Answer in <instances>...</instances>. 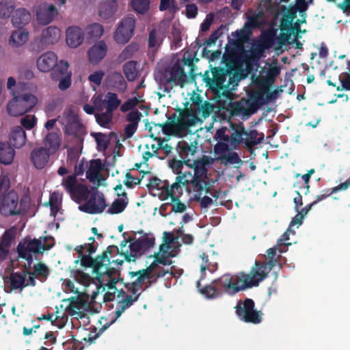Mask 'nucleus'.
I'll return each instance as SVG.
<instances>
[{"mask_svg":"<svg viewBox=\"0 0 350 350\" xmlns=\"http://www.w3.org/2000/svg\"><path fill=\"white\" fill-rule=\"evenodd\" d=\"M278 260L275 258L269 259L268 264L256 261L250 273L239 272L235 275L226 273L219 278L213 280L211 284L200 288V283L197 282L200 292L208 299H215L225 292L229 295H234L247 288L256 286L259 282L267 277V265L271 269L275 266Z\"/></svg>","mask_w":350,"mask_h":350,"instance_id":"f257e3e1","label":"nucleus"},{"mask_svg":"<svg viewBox=\"0 0 350 350\" xmlns=\"http://www.w3.org/2000/svg\"><path fill=\"white\" fill-rule=\"evenodd\" d=\"M55 245V239L52 236H42L32 238L27 236L23 238L16 247V252L19 258L25 260L23 273H25V288L36 285V276L30 271L33 257L37 259L45 251H48Z\"/></svg>","mask_w":350,"mask_h":350,"instance_id":"f03ea898","label":"nucleus"},{"mask_svg":"<svg viewBox=\"0 0 350 350\" xmlns=\"http://www.w3.org/2000/svg\"><path fill=\"white\" fill-rule=\"evenodd\" d=\"M211 74L212 77H210L209 72L206 71L203 75L206 86L217 96H222L227 99H231V90H234L239 83L235 70L231 67H214L211 68Z\"/></svg>","mask_w":350,"mask_h":350,"instance_id":"7ed1b4c3","label":"nucleus"},{"mask_svg":"<svg viewBox=\"0 0 350 350\" xmlns=\"http://www.w3.org/2000/svg\"><path fill=\"white\" fill-rule=\"evenodd\" d=\"M85 250L84 245H78L75 250L79 254V258L81 260V265L85 268H92V273L96 274V279L98 280L103 277L108 271H111L113 267H110V257L108 254H119V249L116 245H109L107 249L100 254L93 258L92 254L88 255L83 254Z\"/></svg>","mask_w":350,"mask_h":350,"instance_id":"20e7f679","label":"nucleus"},{"mask_svg":"<svg viewBox=\"0 0 350 350\" xmlns=\"http://www.w3.org/2000/svg\"><path fill=\"white\" fill-rule=\"evenodd\" d=\"M229 131H232L231 148L236 149L239 145L244 144L250 150L261 144L264 140V134L259 133L256 129L246 131L241 122L238 123L229 122Z\"/></svg>","mask_w":350,"mask_h":350,"instance_id":"39448f33","label":"nucleus"},{"mask_svg":"<svg viewBox=\"0 0 350 350\" xmlns=\"http://www.w3.org/2000/svg\"><path fill=\"white\" fill-rule=\"evenodd\" d=\"M10 182L5 176L0 177V212L5 217L20 215L18 208V196L14 190H9Z\"/></svg>","mask_w":350,"mask_h":350,"instance_id":"423d86ee","label":"nucleus"},{"mask_svg":"<svg viewBox=\"0 0 350 350\" xmlns=\"http://www.w3.org/2000/svg\"><path fill=\"white\" fill-rule=\"evenodd\" d=\"M152 267L153 265H149L146 269H139L137 271H130L129 275L131 278L136 277V278L132 282L124 284L127 292L141 295L144 284L146 285V288H148L156 282L158 278L164 277L163 272L153 273Z\"/></svg>","mask_w":350,"mask_h":350,"instance_id":"0eeeda50","label":"nucleus"},{"mask_svg":"<svg viewBox=\"0 0 350 350\" xmlns=\"http://www.w3.org/2000/svg\"><path fill=\"white\" fill-rule=\"evenodd\" d=\"M187 81V75L183 65L178 59L173 65L161 72L160 83L163 85V91L170 93L174 86L183 88Z\"/></svg>","mask_w":350,"mask_h":350,"instance_id":"6e6552de","label":"nucleus"},{"mask_svg":"<svg viewBox=\"0 0 350 350\" xmlns=\"http://www.w3.org/2000/svg\"><path fill=\"white\" fill-rule=\"evenodd\" d=\"M36 96L31 93H25L15 95L8 103L7 110L12 116H23L31 110L37 104Z\"/></svg>","mask_w":350,"mask_h":350,"instance_id":"1a4fd4ad","label":"nucleus"},{"mask_svg":"<svg viewBox=\"0 0 350 350\" xmlns=\"http://www.w3.org/2000/svg\"><path fill=\"white\" fill-rule=\"evenodd\" d=\"M234 308L238 318L245 323L258 324L262 321V313L255 309V303L250 298L238 301Z\"/></svg>","mask_w":350,"mask_h":350,"instance_id":"9d476101","label":"nucleus"},{"mask_svg":"<svg viewBox=\"0 0 350 350\" xmlns=\"http://www.w3.org/2000/svg\"><path fill=\"white\" fill-rule=\"evenodd\" d=\"M123 281L120 278V271L116 268H113L111 271L105 272L103 277L98 280L100 285L107 287V292L104 295L105 301H111L116 298V293L118 294L120 290H118L116 285L119 282Z\"/></svg>","mask_w":350,"mask_h":350,"instance_id":"9b49d317","label":"nucleus"},{"mask_svg":"<svg viewBox=\"0 0 350 350\" xmlns=\"http://www.w3.org/2000/svg\"><path fill=\"white\" fill-rule=\"evenodd\" d=\"M107 206L103 193L96 189L91 192L86 202L80 205L79 209L88 214L96 215L102 213Z\"/></svg>","mask_w":350,"mask_h":350,"instance_id":"f8f14e48","label":"nucleus"},{"mask_svg":"<svg viewBox=\"0 0 350 350\" xmlns=\"http://www.w3.org/2000/svg\"><path fill=\"white\" fill-rule=\"evenodd\" d=\"M135 20L133 17H126L119 24L113 36L115 41L118 44H124L129 41L133 35Z\"/></svg>","mask_w":350,"mask_h":350,"instance_id":"ddd939ff","label":"nucleus"},{"mask_svg":"<svg viewBox=\"0 0 350 350\" xmlns=\"http://www.w3.org/2000/svg\"><path fill=\"white\" fill-rule=\"evenodd\" d=\"M231 137L232 131H229V128L222 126L217 130L214 136V138L217 141L214 146V152L216 154L225 155L227 152L230 151Z\"/></svg>","mask_w":350,"mask_h":350,"instance_id":"4468645a","label":"nucleus"},{"mask_svg":"<svg viewBox=\"0 0 350 350\" xmlns=\"http://www.w3.org/2000/svg\"><path fill=\"white\" fill-rule=\"evenodd\" d=\"M139 296L140 294L131 293V295H129L123 289H120L117 295L118 301L116 310L113 312L114 319L112 321V323L119 318L126 309L133 306L139 299Z\"/></svg>","mask_w":350,"mask_h":350,"instance_id":"2eb2a0df","label":"nucleus"},{"mask_svg":"<svg viewBox=\"0 0 350 350\" xmlns=\"http://www.w3.org/2000/svg\"><path fill=\"white\" fill-rule=\"evenodd\" d=\"M206 164L207 163L202 159L196 160L193 161V165L191 166L195 177V187L198 189L202 190L210 182V179L207 176Z\"/></svg>","mask_w":350,"mask_h":350,"instance_id":"dca6fc26","label":"nucleus"},{"mask_svg":"<svg viewBox=\"0 0 350 350\" xmlns=\"http://www.w3.org/2000/svg\"><path fill=\"white\" fill-rule=\"evenodd\" d=\"M16 236V228L13 226L6 230L0 237V262L4 261L10 254V248Z\"/></svg>","mask_w":350,"mask_h":350,"instance_id":"f3484780","label":"nucleus"},{"mask_svg":"<svg viewBox=\"0 0 350 350\" xmlns=\"http://www.w3.org/2000/svg\"><path fill=\"white\" fill-rule=\"evenodd\" d=\"M251 105L250 100L241 98L240 100L235 102L230 100L226 109L232 116L240 115L250 116L254 113V110H251Z\"/></svg>","mask_w":350,"mask_h":350,"instance_id":"a211bd4d","label":"nucleus"},{"mask_svg":"<svg viewBox=\"0 0 350 350\" xmlns=\"http://www.w3.org/2000/svg\"><path fill=\"white\" fill-rule=\"evenodd\" d=\"M51 155L42 146L35 148L30 152V161L36 169L42 170L49 163Z\"/></svg>","mask_w":350,"mask_h":350,"instance_id":"6ab92c4d","label":"nucleus"},{"mask_svg":"<svg viewBox=\"0 0 350 350\" xmlns=\"http://www.w3.org/2000/svg\"><path fill=\"white\" fill-rule=\"evenodd\" d=\"M278 13L282 14L280 19V29L282 31H288L292 27L294 19L297 17V10L292 5L286 7L281 5L278 7Z\"/></svg>","mask_w":350,"mask_h":350,"instance_id":"aec40b11","label":"nucleus"},{"mask_svg":"<svg viewBox=\"0 0 350 350\" xmlns=\"http://www.w3.org/2000/svg\"><path fill=\"white\" fill-rule=\"evenodd\" d=\"M58 12L53 4H41L36 12L37 19L40 24L47 25L50 23L57 14Z\"/></svg>","mask_w":350,"mask_h":350,"instance_id":"412c9836","label":"nucleus"},{"mask_svg":"<svg viewBox=\"0 0 350 350\" xmlns=\"http://www.w3.org/2000/svg\"><path fill=\"white\" fill-rule=\"evenodd\" d=\"M107 46L103 40L96 42L88 52V59L92 64H98L106 55Z\"/></svg>","mask_w":350,"mask_h":350,"instance_id":"4be33fe9","label":"nucleus"},{"mask_svg":"<svg viewBox=\"0 0 350 350\" xmlns=\"http://www.w3.org/2000/svg\"><path fill=\"white\" fill-rule=\"evenodd\" d=\"M57 57L55 53L48 51L41 55L37 59V67L39 70L47 72L52 70L57 64Z\"/></svg>","mask_w":350,"mask_h":350,"instance_id":"5701e85b","label":"nucleus"},{"mask_svg":"<svg viewBox=\"0 0 350 350\" xmlns=\"http://www.w3.org/2000/svg\"><path fill=\"white\" fill-rule=\"evenodd\" d=\"M44 148L52 155L55 154L60 148L62 135L59 132H49L43 139Z\"/></svg>","mask_w":350,"mask_h":350,"instance_id":"b1692460","label":"nucleus"},{"mask_svg":"<svg viewBox=\"0 0 350 350\" xmlns=\"http://www.w3.org/2000/svg\"><path fill=\"white\" fill-rule=\"evenodd\" d=\"M149 183L146 185L150 192L154 196H158L161 200L163 195L168 187L167 180H161L159 178L154 176L148 178Z\"/></svg>","mask_w":350,"mask_h":350,"instance_id":"393cba45","label":"nucleus"},{"mask_svg":"<svg viewBox=\"0 0 350 350\" xmlns=\"http://www.w3.org/2000/svg\"><path fill=\"white\" fill-rule=\"evenodd\" d=\"M84 33L79 27H69L66 30V42L67 44L72 47L76 48L79 46L83 41Z\"/></svg>","mask_w":350,"mask_h":350,"instance_id":"a878e982","label":"nucleus"},{"mask_svg":"<svg viewBox=\"0 0 350 350\" xmlns=\"http://www.w3.org/2000/svg\"><path fill=\"white\" fill-rule=\"evenodd\" d=\"M198 148V142L193 141L187 142L186 141H180L177 144L176 150L178 153L184 161H187L189 156H193Z\"/></svg>","mask_w":350,"mask_h":350,"instance_id":"bb28decb","label":"nucleus"},{"mask_svg":"<svg viewBox=\"0 0 350 350\" xmlns=\"http://www.w3.org/2000/svg\"><path fill=\"white\" fill-rule=\"evenodd\" d=\"M118 3L116 0H101L98 15L105 21L113 18L116 12Z\"/></svg>","mask_w":350,"mask_h":350,"instance_id":"cd10ccee","label":"nucleus"},{"mask_svg":"<svg viewBox=\"0 0 350 350\" xmlns=\"http://www.w3.org/2000/svg\"><path fill=\"white\" fill-rule=\"evenodd\" d=\"M195 118V112L192 109H186L181 110L179 113L178 118H176V122L180 126L179 129L183 133L185 134L188 129L193 125V120L189 118Z\"/></svg>","mask_w":350,"mask_h":350,"instance_id":"c85d7f7f","label":"nucleus"},{"mask_svg":"<svg viewBox=\"0 0 350 350\" xmlns=\"http://www.w3.org/2000/svg\"><path fill=\"white\" fill-rule=\"evenodd\" d=\"M254 23H256V19L251 18V23L246 22L243 29L232 33V36L236 38L234 42L235 45H241L247 41L252 34V27L255 25Z\"/></svg>","mask_w":350,"mask_h":350,"instance_id":"c756f323","label":"nucleus"},{"mask_svg":"<svg viewBox=\"0 0 350 350\" xmlns=\"http://www.w3.org/2000/svg\"><path fill=\"white\" fill-rule=\"evenodd\" d=\"M107 83L116 91L123 92L126 89V82L120 72H113L107 77Z\"/></svg>","mask_w":350,"mask_h":350,"instance_id":"7c9ffc66","label":"nucleus"},{"mask_svg":"<svg viewBox=\"0 0 350 350\" xmlns=\"http://www.w3.org/2000/svg\"><path fill=\"white\" fill-rule=\"evenodd\" d=\"M117 195L122 198H118L112 202L111 206L107 211L109 214L116 215L122 213L129 204V198L125 191H123L122 193H118Z\"/></svg>","mask_w":350,"mask_h":350,"instance_id":"2f4dec72","label":"nucleus"},{"mask_svg":"<svg viewBox=\"0 0 350 350\" xmlns=\"http://www.w3.org/2000/svg\"><path fill=\"white\" fill-rule=\"evenodd\" d=\"M31 18V14L27 10L18 8L12 14V23L14 26L21 28L30 22Z\"/></svg>","mask_w":350,"mask_h":350,"instance_id":"473e14b6","label":"nucleus"},{"mask_svg":"<svg viewBox=\"0 0 350 350\" xmlns=\"http://www.w3.org/2000/svg\"><path fill=\"white\" fill-rule=\"evenodd\" d=\"M11 146L16 148H21L26 141V133L21 126L12 128L9 137Z\"/></svg>","mask_w":350,"mask_h":350,"instance_id":"72a5a7b5","label":"nucleus"},{"mask_svg":"<svg viewBox=\"0 0 350 350\" xmlns=\"http://www.w3.org/2000/svg\"><path fill=\"white\" fill-rule=\"evenodd\" d=\"M176 115L173 113L170 118V122H166L163 124H155V126L161 128L163 134L167 135H183V133L180 130V126L176 122Z\"/></svg>","mask_w":350,"mask_h":350,"instance_id":"f704fd0d","label":"nucleus"},{"mask_svg":"<svg viewBox=\"0 0 350 350\" xmlns=\"http://www.w3.org/2000/svg\"><path fill=\"white\" fill-rule=\"evenodd\" d=\"M15 150L9 142H0V163L10 165L14 159Z\"/></svg>","mask_w":350,"mask_h":350,"instance_id":"c9c22d12","label":"nucleus"},{"mask_svg":"<svg viewBox=\"0 0 350 350\" xmlns=\"http://www.w3.org/2000/svg\"><path fill=\"white\" fill-rule=\"evenodd\" d=\"M61 36V31L59 28L54 26H50L45 28L41 35L43 43L46 44H53L56 43Z\"/></svg>","mask_w":350,"mask_h":350,"instance_id":"e433bc0d","label":"nucleus"},{"mask_svg":"<svg viewBox=\"0 0 350 350\" xmlns=\"http://www.w3.org/2000/svg\"><path fill=\"white\" fill-rule=\"evenodd\" d=\"M186 186V185H184L181 182V178H176L175 182L170 185L168 183V187L167 189L165 190V194L163 195V197L161 198V200L164 201L167 200L170 197H172L173 196H179L183 194V188Z\"/></svg>","mask_w":350,"mask_h":350,"instance_id":"4c0bfd02","label":"nucleus"},{"mask_svg":"<svg viewBox=\"0 0 350 350\" xmlns=\"http://www.w3.org/2000/svg\"><path fill=\"white\" fill-rule=\"evenodd\" d=\"M129 247V250H126V252H122L124 260L127 262L135 261L137 256L140 255L142 252H144L142 245L137 239L131 242Z\"/></svg>","mask_w":350,"mask_h":350,"instance_id":"58836bf2","label":"nucleus"},{"mask_svg":"<svg viewBox=\"0 0 350 350\" xmlns=\"http://www.w3.org/2000/svg\"><path fill=\"white\" fill-rule=\"evenodd\" d=\"M7 282L11 290H20L22 291L25 288V273L22 272H12Z\"/></svg>","mask_w":350,"mask_h":350,"instance_id":"ea45409f","label":"nucleus"},{"mask_svg":"<svg viewBox=\"0 0 350 350\" xmlns=\"http://www.w3.org/2000/svg\"><path fill=\"white\" fill-rule=\"evenodd\" d=\"M200 258L202 259V263L200 265L202 273L205 274L206 271L213 273L217 269L218 265L214 255L208 256L203 253L200 255Z\"/></svg>","mask_w":350,"mask_h":350,"instance_id":"a19ab883","label":"nucleus"},{"mask_svg":"<svg viewBox=\"0 0 350 350\" xmlns=\"http://www.w3.org/2000/svg\"><path fill=\"white\" fill-rule=\"evenodd\" d=\"M170 265L172 264V260L169 258L168 256H164L163 254H157L154 255V261L150 265H153L152 267V272L153 273H158V272H163L164 276L167 273L172 274V272H169L168 270H165L163 268L160 267L159 265Z\"/></svg>","mask_w":350,"mask_h":350,"instance_id":"79ce46f5","label":"nucleus"},{"mask_svg":"<svg viewBox=\"0 0 350 350\" xmlns=\"http://www.w3.org/2000/svg\"><path fill=\"white\" fill-rule=\"evenodd\" d=\"M64 133L66 135H72L81 141L83 140L82 137L85 134L83 126L79 121L65 124Z\"/></svg>","mask_w":350,"mask_h":350,"instance_id":"37998d69","label":"nucleus"},{"mask_svg":"<svg viewBox=\"0 0 350 350\" xmlns=\"http://www.w3.org/2000/svg\"><path fill=\"white\" fill-rule=\"evenodd\" d=\"M90 193L91 192L86 185L79 183L70 194L77 202L79 203L86 201Z\"/></svg>","mask_w":350,"mask_h":350,"instance_id":"c03bdc74","label":"nucleus"},{"mask_svg":"<svg viewBox=\"0 0 350 350\" xmlns=\"http://www.w3.org/2000/svg\"><path fill=\"white\" fill-rule=\"evenodd\" d=\"M29 33L23 27L14 31L10 38V44L13 46H21L28 40Z\"/></svg>","mask_w":350,"mask_h":350,"instance_id":"a18cd8bd","label":"nucleus"},{"mask_svg":"<svg viewBox=\"0 0 350 350\" xmlns=\"http://www.w3.org/2000/svg\"><path fill=\"white\" fill-rule=\"evenodd\" d=\"M31 272L36 276V278L41 282L45 281L50 275L49 268L42 262L34 264Z\"/></svg>","mask_w":350,"mask_h":350,"instance_id":"49530a36","label":"nucleus"},{"mask_svg":"<svg viewBox=\"0 0 350 350\" xmlns=\"http://www.w3.org/2000/svg\"><path fill=\"white\" fill-rule=\"evenodd\" d=\"M123 72L126 78L129 81H133L139 75V71L137 69V62L135 61H129L123 66Z\"/></svg>","mask_w":350,"mask_h":350,"instance_id":"de8ad7c7","label":"nucleus"},{"mask_svg":"<svg viewBox=\"0 0 350 350\" xmlns=\"http://www.w3.org/2000/svg\"><path fill=\"white\" fill-rule=\"evenodd\" d=\"M189 169L188 170H184L178 176H177L176 178H181V182L186 185H188L190 184L191 185L192 191H202L201 189H198V188H196L195 187L194 184V174L192 171V169L191 167V165H188Z\"/></svg>","mask_w":350,"mask_h":350,"instance_id":"09e8293b","label":"nucleus"},{"mask_svg":"<svg viewBox=\"0 0 350 350\" xmlns=\"http://www.w3.org/2000/svg\"><path fill=\"white\" fill-rule=\"evenodd\" d=\"M103 170V164L99 159L91 161L90 167L86 172V177L90 180L95 179L98 177Z\"/></svg>","mask_w":350,"mask_h":350,"instance_id":"8fccbe9b","label":"nucleus"},{"mask_svg":"<svg viewBox=\"0 0 350 350\" xmlns=\"http://www.w3.org/2000/svg\"><path fill=\"white\" fill-rule=\"evenodd\" d=\"M113 116V113L107 110L105 112L94 114L97 124L106 129L110 128V125L112 123Z\"/></svg>","mask_w":350,"mask_h":350,"instance_id":"3c124183","label":"nucleus"},{"mask_svg":"<svg viewBox=\"0 0 350 350\" xmlns=\"http://www.w3.org/2000/svg\"><path fill=\"white\" fill-rule=\"evenodd\" d=\"M68 64L64 60H60L59 63L57 62L56 66L54 67L51 72L52 79L54 80H59V77L68 75Z\"/></svg>","mask_w":350,"mask_h":350,"instance_id":"603ef678","label":"nucleus"},{"mask_svg":"<svg viewBox=\"0 0 350 350\" xmlns=\"http://www.w3.org/2000/svg\"><path fill=\"white\" fill-rule=\"evenodd\" d=\"M106 110L113 113L120 105L121 100L116 93L107 92L105 95Z\"/></svg>","mask_w":350,"mask_h":350,"instance_id":"864d4df0","label":"nucleus"},{"mask_svg":"<svg viewBox=\"0 0 350 350\" xmlns=\"http://www.w3.org/2000/svg\"><path fill=\"white\" fill-rule=\"evenodd\" d=\"M149 132L150 133V137L152 138L154 141L157 142V146L156 148L155 153H157L158 150H162L164 152L165 156H168L172 150V147L167 144L166 140L161 137H155L154 134L152 133V128L149 129Z\"/></svg>","mask_w":350,"mask_h":350,"instance_id":"5fc2aeb1","label":"nucleus"},{"mask_svg":"<svg viewBox=\"0 0 350 350\" xmlns=\"http://www.w3.org/2000/svg\"><path fill=\"white\" fill-rule=\"evenodd\" d=\"M203 191L205 192V189H202L200 191H194L193 200L200 203V206L202 208H206L213 203V200L208 196H202Z\"/></svg>","mask_w":350,"mask_h":350,"instance_id":"6e6d98bb","label":"nucleus"},{"mask_svg":"<svg viewBox=\"0 0 350 350\" xmlns=\"http://www.w3.org/2000/svg\"><path fill=\"white\" fill-rule=\"evenodd\" d=\"M104 32V29L102 25L95 23L89 25L86 28V33L89 38H98Z\"/></svg>","mask_w":350,"mask_h":350,"instance_id":"4d7b16f0","label":"nucleus"},{"mask_svg":"<svg viewBox=\"0 0 350 350\" xmlns=\"http://www.w3.org/2000/svg\"><path fill=\"white\" fill-rule=\"evenodd\" d=\"M14 8L12 0H1L0 1V18H9L14 10Z\"/></svg>","mask_w":350,"mask_h":350,"instance_id":"13d9d810","label":"nucleus"},{"mask_svg":"<svg viewBox=\"0 0 350 350\" xmlns=\"http://www.w3.org/2000/svg\"><path fill=\"white\" fill-rule=\"evenodd\" d=\"M265 94V92L258 90L252 92L250 95V99H247V100H250L251 103V110H254L257 109V107L263 103V96Z\"/></svg>","mask_w":350,"mask_h":350,"instance_id":"bf43d9fd","label":"nucleus"},{"mask_svg":"<svg viewBox=\"0 0 350 350\" xmlns=\"http://www.w3.org/2000/svg\"><path fill=\"white\" fill-rule=\"evenodd\" d=\"M213 109V104H211L209 101L206 100L203 102L198 108L196 109V110H193V112H195V116L197 115H201L204 118H206L211 115Z\"/></svg>","mask_w":350,"mask_h":350,"instance_id":"052dcab7","label":"nucleus"},{"mask_svg":"<svg viewBox=\"0 0 350 350\" xmlns=\"http://www.w3.org/2000/svg\"><path fill=\"white\" fill-rule=\"evenodd\" d=\"M170 198L171 199L170 206L172 207V210L169 213L172 212L183 213L186 211L187 206L185 203L180 201L179 196H173Z\"/></svg>","mask_w":350,"mask_h":350,"instance_id":"680f3d73","label":"nucleus"},{"mask_svg":"<svg viewBox=\"0 0 350 350\" xmlns=\"http://www.w3.org/2000/svg\"><path fill=\"white\" fill-rule=\"evenodd\" d=\"M74 277L78 283L84 286H88L94 282V279L88 273H84L80 270L75 271Z\"/></svg>","mask_w":350,"mask_h":350,"instance_id":"e2e57ef3","label":"nucleus"},{"mask_svg":"<svg viewBox=\"0 0 350 350\" xmlns=\"http://www.w3.org/2000/svg\"><path fill=\"white\" fill-rule=\"evenodd\" d=\"M190 161V159H187V161L184 160H177L176 159H172L169 161V166L172 169V172L178 176L185 169L184 165H187V163Z\"/></svg>","mask_w":350,"mask_h":350,"instance_id":"0e129e2a","label":"nucleus"},{"mask_svg":"<svg viewBox=\"0 0 350 350\" xmlns=\"http://www.w3.org/2000/svg\"><path fill=\"white\" fill-rule=\"evenodd\" d=\"M255 84L260 88V91L268 93L273 83H271V81L266 76H260L256 79Z\"/></svg>","mask_w":350,"mask_h":350,"instance_id":"69168bd1","label":"nucleus"},{"mask_svg":"<svg viewBox=\"0 0 350 350\" xmlns=\"http://www.w3.org/2000/svg\"><path fill=\"white\" fill-rule=\"evenodd\" d=\"M149 0H133L131 5L133 8L139 14H144L149 8Z\"/></svg>","mask_w":350,"mask_h":350,"instance_id":"338daca9","label":"nucleus"},{"mask_svg":"<svg viewBox=\"0 0 350 350\" xmlns=\"http://www.w3.org/2000/svg\"><path fill=\"white\" fill-rule=\"evenodd\" d=\"M142 245L144 252L149 250L154 245L155 239L152 234H144L142 237L137 239Z\"/></svg>","mask_w":350,"mask_h":350,"instance_id":"774afa93","label":"nucleus"}]
</instances>
